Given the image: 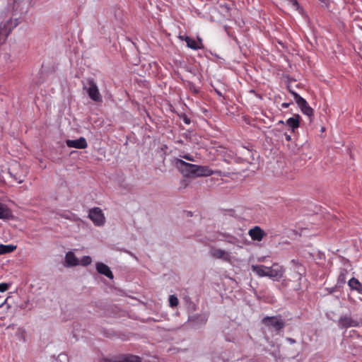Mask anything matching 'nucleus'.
<instances>
[{"label":"nucleus","instance_id":"e433bc0d","mask_svg":"<svg viewBox=\"0 0 362 362\" xmlns=\"http://www.w3.org/2000/svg\"><path fill=\"white\" fill-rule=\"evenodd\" d=\"M344 262H345L344 264H349V260L345 259H344Z\"/></svg>","mask_w":362,"mask_h":362},{"label":"nucleus","instance_id":"f257e3e1","mask_svg":"<svg viewBox=\"0 0 362 362\" xmlns=\"http://www.w3.org/2000/svg\"><path fill=\"white\" fill-rule=\"evenodd\" d=\"M305 273L304 267L298 264L296 269L290 274L288 279H284L283 284L293 291H299L301 289V279Z\"/></svg>","mask_w":362,"mask_h":362},{"label":"nucleus","instance_id":"72a5a7b5","mask_svg":"<svg viewBox=\"0 0 362 362\" xmlns=\"http://www.w3.org/2000/svg\"><path fill=\"white\" fill-rule=\"evenodd\" d=\"M286 139V141H289L291 139V137L290 135L285 134Z\"/></svg>","mask_w":362,"mask_h":362},{"label":"nucleus","instance_id":"bb28decb","mask_svg":"<svg viewBox=\"0 0 362 362\" xmlns=\"http://www.w3.org/2000/svg\"><path fill=\"white\" fill-rule=\"evenodd\" d=\"M91 262L92 259L90 256H83L80 261V264L83 266H88Z\"/></svg>","mask_w":362,"mask_h":362},{"label":"nucleus","instance_id":"0eeeda50","mask_svg":"<svg viewBox=\"0 0 362 362\" xmlns=\"http://www.w3.org/2000/svg\"><path fill=\"white\" fill-rule=\"evenodd\" d=\"M212 175H221L220 170H212L208 166L195 165L194 177H208Z\"/></svg>","mask_w":362,"mask_h":362},{"label":"nucleus","instance_id":"aec40b11","mask_svg":"<svg viewBox=\"0 0 362 362\" xmlns=\"http://www.w3.org/2000/svg\"><path fill=\"white\" fill-rule=\"evenodd\" d=\"M65 260L69 266L73 267L79 264V260L72 252H68L66 254Z\"/></svg>","mask_w":362,"mask_h":362},{"label":"nucleus","instance_id":"412c9836","mask_svg":"<svg viewBox=\"0 0 362 362\" xmlns=\"http://www.w3.org/2000/svg\"><path fill=\"white\" fill-rule=\"evenodd\" d=\"M252 270L260 277L267 276V267L264 265H252Z\"/></svg>","mask_w":362,"mask_h":362},{"label":"nucleus","instance_id":"4c0bfd02","mask_svg":"<svg viewBox=\"0 0 362 362\" xmlns=\"http://www.w3.org/2000/svg\"><path fill=\"white\" fill-rule=\"evenodd\" d=\"M279 123L284 124V122L281 120V121L279 122Z\"/></svg>","mask_w":362,"mask_h":362},{"label":"nucleus","instance_id":"5701e85b","mask_svg":"<svg viewBox=\"0 0 362 362\" xmlns=\"http://www.w3.org/2000/svg\"><path fill=\"white\" fill-rule=\"evenodd\" d=\"M299 119L300 116L298 115L287 119L286 124L292 129L293 132L299 127Z\"/></svg>","mask_w":362,"mask_h":362},{"label":"nucleus","instance_id":"2eb2a0df","mask_svg":"<svg viewBox=\"0 0 362 362\" xmlns=\"http://www.w3.org/2000/svg\"><path fill=\"white\" fill-rule=\"evenodd\" d=\"M248 234L252 240L256 241H261L266 235V233L259 226H255L250 229Z\"/></svg>","mask_w":362,"mask_h":362},{"label":"nucleus","instance_id":"4468645a","mask_svg":"<svg viewBox=\"0 0 362 362\" xmlns=\"http://www.w3.org/2000/svg\"><path fill=\"white\" fill-rule=\"evenodd\" d=\"M66 144L69 148L83 149L88 146L87 141L84 137H80L76 140L68 139L66 141Z\"/></svg>","mask_w":362,"mask_h":362},{"label":"nucleus","instance_id":"7ed1b4c3","mask_svg":"<svg viewBox=\"0 0 362 362\" xmlns=\"http://www.w3.org/2000/svg\"><path fill=\"white\" fill-rule=\"evenodd\" d=\"M174 163L175 168L184 177H194L195 165L187 163L182 159L175 158Z\"/></svg>","mask_w":362,"mask_h":362},{"label":"nucleus","instance_id":"7c9ffc66","mask_svg":"<svg viewBox=\"0 0 362 362\" xmlns=\"http://www.w3.org/2000/svg\"><path fill=\"white\" fill-rule=\"evenodd\" d=\"M182 158L186 159V160H190V161H193L194 160L192 156L189 155V154L184 155L182 156Z\"/></svg>","mask_w":362,"mask_h":362},{"label":"nucleus","instance_id":"a878e982","mask_svg":"<svg viewBox=\"0 0 362 362\" xmlns=\"http://www.w3.org/2000/svg\"><path fill=\"white\" fill-rule=\"evenodd\" d=\"M169 303L171 307H175L178 305L179 300L175 295H170L169 297Z\"/></svg>","mask_w":362,"mask_h":362},{"label":"nucleus","instance_id":"c85d7f7f","mask_svg":"<svg viewBox=\"0 0 362 362\" xmlns=\"http://www.w3.org/2000/svg\"><path fill=\"white\" fill-rule=\"evenodd\" d=\"M17 335H18L19 339H23V341H25V337H24V331L18 329V330H17Z\"/></svg>","mask_w":362,"mask_h":362},{"label":"nucleus","instance_id":"9d476101","mask_svg":"<svg viewBox=\"0 0 362 362\" xmlns=\"http://www.w3.org/2000/svg\"><path fill=\"white\" fill-rule=\"evenodd\" d=\"M103 362H141V358L132 354H126L110 358H105Z\"/></svg>","mask_w":362,"mask_h":362},{"label":"nucleus","instance_id":"ddd939ff","mask_svg":"<svg viewBox=\"0 0 362 362\" xmlns=\"http://www.w3.org/2000/svg\"><path fill=\"white\" fill-rule=\"evenodd\" d=\"M179 38L182 40H185L187 43V46L192 49L197 50L203 48L202 41L200 38H198L197 41L188 36L180 35Z\"/></svg>","mask_w":362,"mask_h":362},{"label":"nucleus","instance_id":"f8f14e48","mask_svg":"<svg viewBox=\"0 0 362 362\" xmlns=\"http://www.w3.org/2000/svg\"><path fill=\"white\" fill-rule=\"evenodd\" d=\"M20 165L15 164L8 168V173L13 177V179L18 183H22L26 175V170H22L21 173L18 172Z\"/></svg>","mask_w":362,"mask_h":362},{"label":"nucleus","instance_id":"f03ea898","mask_svg":"<svg viewBox=\"0 0 362 362\" xmlns=\"http://www.w3.org/2000/svg\"><path fill=\"white\" fill-rule=\"evenodd\" d=\"M288 88L289 92L293 95L294 100L298 104V107L300 108L302 112L310 117H312L313 115V110L310 107L307 101L297 93H296L291 88V86L290 84L288 85Z\"/></svg>","mask_w":362,"mask_h":362},{"label":"nucleus","instance_id":"58836bf2","mask_svg":"<svg viewBox=\"0 0 362 362\" xmlns=\"http://www.w3.org/2000/svg\"><path fill=\"white\" fill-rule=\"evenodd\" d=\"M322 2H325L326 0H320Z\"/></svg>","mask_w":362,"mask_h":362},{"label":"nucleus","instance_id":"f3484780","mask_svg":"<svg viewBox=\"0 0 362 362\" xmlns=\"http://www.w3.org/2000/svg\"><path fill=\"white\" fill-rule=\"evenodd\" d=\"M12 218V211L6 204L0 202V219L8 220Z\"/></svg>","mask_w":362,"mask_h":362},{"label":"nucleus","instance_id":"c756f323","mask_svg":"<svg viewBox=\"0 0 362 362\" xmlns=\"http://www.w3.org/2000/svg\"><path fill=\"white\" fill-rule=\"evenodd\" d=\"M189 87L190 90L193 91L194 93H199V89L192 83H189Z\"/></svg>","mask_w":362,"mask_h":362},{"label":"nucleus","instance_id":"a211bd4d","mask_svg":"<svg viewBox=\"0 0 362 362\" xmlns=\"http://www.w3.org/2000/svg\"><path fill=\"white\" fill-rule=\"evenodd\" d=\"M358 324V321L354 320L352 318H339V321H338V325H339L340 328L357 327Z\"/></svg>","mask_w":362,"mask_h":362},{"label":"nucleus","instance_id":"dca6fc26","mask_svg":"<svg viewBox=\"0 0 362 362\" xmlns=\"http://www.w3.org/2000/svg\"><path fill=\"white\" fill-rule=\"evenodd\" d=\"M96 270L98 273L105 275L107 278L113 279V274L110 267L103 262H98L96 264Z\"/></svg>","mask_w":362,"mask_h":362},{"label":"nucleus","instance_id":"6e6552de","mask_svg":"<svg viewBox=\"0 0 362 362\" xmlns=\"http://www.w3.org/2000/svg\"><path fill=\"white\" fill-rule=\"evenodd\" d=\"M88 217L97 226H102L105 223V217L102 210L98 207H95L89 211Z\"/></svg>","mask_w":362,"mask_h":362},{"label":"nucleus","instance_id":"39448f33","mask_svg":"<svg viewBox=\"0 0 362 362\" xmlns=\"http://www.w3.org/2000/svg\"><path fill=\"white\" fill-rule=\"evenodd\" d=\"M285 272L284 268L277 263L273 264L271 267H267V276L274 281H279Z\"/></svg>","mask_w":362,"mask_h":362},{"label":"nucleus","instance_id":"20e7f679","mask_svg":"<svg viewBox=\"0 0 362 362\" xmlns=\"http://www.w3.org/2000/svg\"><path fill=\"white\" fill-rule=\"evenodd\" d=\"M18 25L17 19H10L5 23H0V45L3 44L12 29Z\"/></svg>","mask_w":362,"mask_h":362},{"label":"nucleus","instance_id":"9b49d317","mask_svg":"<svg viewBox=\"0 0 362 362\" xmlns=\"http://www.w3.org/2000/svg\"><path fill=\"white\" fill-rule=\"evenodd\" d=\"M211 257L216 259H220L227 262H231V256L229 252L224 250L212 247L209 252Z\"/></svg>","mask_w":362,"mask_h":362},{"label":"nucleus","instance_id":"473e14b6","mask_svg":"<svg viewBox=\"0 0 362 362\" xmlns=\"http://www.w3.org/2000/svg\"><path fill=\"white\" fill-rule=\"evenodd\" d=\"M183 120L186 124L190 123V119L186 115L183 116Z\"/></svg>","mask_w":362,"mask_h":362},{"label":"nucleus","instance_id":"1a4fd4ad","mask_svg":"<svg viewBox=\"0 0 362 362\" xmlns=\"http://www.w3.org/2000/svg\"><path fill=\"white\" fill-rule=\"evenodd\" d=\"M262 324L274 331H279L284 327L281 318H262Z\"/></svg>","mask_w":362,"mask_h":362},{"label":"nucleus","instance_id":"6ab92c4d","mask_svg":"<svg viewBox=\"0 0 362 362\" xmlns=\"http://www.w3.org/2000/svg\"><path fill=\"white\" fill-rule=\"evenodd\" d=\"M348 285L351 290L358 291L360 294H362V283H361L357 279L353 277L348 281Z\"/></svg>","mask_w":362,"mask_h":362},{"label":"nucleus","instance_id":"4be33fe9","mask_svg":"<svg viewBox=\"0 0 362 362\" xmlns=\"http://www.w3.org/2000/svg\"><path fill=\"white\" fill-rule=\"evenodd\" d=\"M347 274L348 270L346 268L340 269L339 274L337 278V286H341L343 284L346 283Z\"/></svg>","mask_w":362,"mask_h":362},{"label":"nucleus","instance_id":"c9c22d12","mask_svg":"<svg viewBox=\"0 0 362 362\" xmlns=\"http://www.w3.org/2000/svg\"><path fill=\"white\" fill-rule=\"evenodd\" d=\"M287 340H288V341H290L291 343H294V340H293L291 338H287Z\"/></svg>","mask_w":362,"mask_h":362},{"label":"nucleus","instance_id":"2f4dec72","mask_svg":"<svg viewBox=\"0 0 362 362\" xmlns=\"http://www.w3.org/2000/svg\"><path fill=\"white\" fill-rule=\"evenodd\" d=\"M0 307L2 308H8L9 307L8 304L7 303L6 300H5V301L3 303L1 304Z\"/></svg>","mask_w":362,"mask_h":362},{"label":"nucleus","instance_id":"393cba45","mask_svg":"<svg viewBox=\"0 0 362 362\" xmlns=\"http://www.w3.org/2000/svg\"><path fill=\"white\" fill-rule=\"evenodd\" d=\"M221 235L226 240V242L230 244H234L237 240V238L232 235L228 233H221Z\"/></svg>","mask_w":362,"mask_h":362},{"label":"nucleus","instance_id":"cd10ccee","mask_svg":"<svg viewBox=\"0 0 362 362\" xmlns=\"http://www.w3.org/2000/svg\"><path fill=\"white\" fill-rule=\"evenodd\" d=\"M10 285H11L10 284H7V283L0 284V292H4V291H7Z\"/></svg>","mask_w":362,"mask_h":362},{"label":"nucleus","instance_id":"ea45409f","mask_svg":"<svg viewBox=\"0 0 362 362\" xmlns=\"http://www.w3.org/2000/svg\"><path fill=\"white\" fill-rule=\"evenodd\" d=\"M361 300H362V298H361Z\"/></svg>","mask_w":362,"mask_h":362},{"label":"nucleus","instance_id":"b1692460","mask_svg":"<svg viewBox=\"0 0 362 362\" xmlns=\"http://www.w3.org/2000/svg\"><path fill=\"white\" fill-rule=\"evenodd\" d=\"M16 249V246L12 245H0V255L12 252Z\"/></svg>","mask_w":362,"mask_h":362},{"label":"nucleus","instance_id":"423d86ee","mask_svg":"<svg viewBox=\"0 0 362 362\" xmlns=\"http://www.w3.org/2000/svg\"><path fill=\"white\" fill-rule=\"evenodd\" d=\"M88 83L89 87L87 88V93L90 98L95 102H102V97L95 82L93 79H88Z\"/></svg>","mask_w":362,"mask_h":362},{"label":"nucleus","instance_id":"f704fd0d","mask_svg":"<svg viewBox=\"0 0 362 362\" xmlns=\"http://www.w3.org/2000/svg\"><path fill=\"white\" fill-rule=\"evenodd\" d=\"M288 106H289V103H284L282 104L283 107L287 108V107H288Z\"/></svg>","mask_w":362,"mask_h":362}]
</instances>
